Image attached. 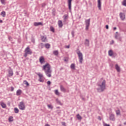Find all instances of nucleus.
<instances>
[{
  "instance_id": "30",
  "label": "nucleus",
  "mask_w": 126,
  "mask_h": 126,
  "mask_svg": "<svg viewBox=\"0 0 126 126\" xmlns=\"http://www.w3.org/2000/svg\"><path fill=\"white\" fill-rule=\"evenodd\" d=\"M76 117L78 120H82V117L79 114H77Z\"/></svg>"
},
{
  "instance_id": "36",
  "label": "nucleus",
  "mask_w": 126,
  "mask_h": 126,
  "mask_svg": "<svg viewBox=\"0 0 126 126\" xmlns=\"http://www.w3.org/2000/svg\"><path fill=\"white\" fill-rule=\"evenodd\" d=\"M50 31L53 32H55V28L53 27H50Z\"/></svg>"
},
{
  "instance_id": "22",
  "label": "nucleus",
  "mask_w": 126,
  "mask_h": 126,
  "mask_svg": "<svg viewBox=\"0 0 126 126\" xmlns=\"http://www.w3.org/2000/svg\"><path fill=\"white\" fill-rule=\"evenodd\" d=\"M44 46L46 49H50V48L51 47V45L49 43L45 44Z\"/></svg>"
},
{
  "instance_id": "18",
  "label": "nucleus",
  "mask_w": 126,
  "mask_h": 126,
  "mask_svg": "<svg viewBox=\"0 0 126 126\" xmlns=\"http://www.w3.org/2000/svg\"><path fill=\"white\" fill-rule=\"evenodd\" d=\"M34 26H39V25H43L41 22H34L33 24Z\"/></svg>"
},
{
  "instance_id": "38",
  "label": "nucleus",
  "mask_w": 126,
  "mask_h": 126,
  "mask_svg": "<svg viewBox=\"0 0 126 126\" xmlns=\"http://www.w3.org/2000/svg\"><path fill=\"white\" fill-rule=\"evenodd\" d=\"M0 2L2 4L5 5V0H0Z\"/></svg>"
},
{
  "instance_id": "58",
  "label": "nucleus",
  "mask_w": 126,
  "mask_h": 126,
  "mask_svg": "<svg viewBox=\"0 0 126 126\" xmlns=\"http://www.w3.org/2000/svg\"><path fill=\"white\" fill-rule=\"evenodd\" d=\"M0 23H2V20H0Z\"/></svg>"
},
{
  "instance_id": "14",
  "label": "nucleus",
  "mask_w": 126,
  "mask_h": 126,
  "mask_svg": "<svg viewBox=\"0 0 126 126\" xmlns=\"http://www.w3.org/2000/svg\"><path fill=\"white\" fill-rule=\"evenodd\" d=\"M60 89L62 92H64V93H65V92H66V90L65 89V88H64V87H63L62 85H60Z\"/></svg>"
},
{
  "instance_id": "13",
  "label": "nucleus",
  "mask_w": 126,
  "mask_h": 126,
  "mask_svg": "<svg viewBox=\"0 0 126 126\" xmlns=\"http://www.w3.org/2000/svg\"><path fill=\"white\" fill-rule=\"evenodd\" d=\"M41 39L42 42H48V39H47L46 36H41Z\"/></svg>"
},
{
  "instance_id": "52",
  "label": "nucleus",
  "mask_w": 126,
  "mask_h": 126,
  "mask_svg": "<svg viewBox=\"0 0 126 126\" xmlns=\"http://www.w3.org/2000/svg\"><path fill=\"white\" fill-rule=\"evenodd\" d=\"M98 120H99V121H101V117H100V116H98Z\"/></svg>"
},
{
  "instance_id": "3",
  "label": "nucleus",
  "mask_w": 126,
  "mask_h": 126,
  "mask_svg": "<svg viewBox=\"0 0 126 126\" xmlns=\"http://www.w3.org/2000/svg\"><path fill=\"white\" fill-rule=\"evenodd\" d=\"M78 52H77V54L78 55V59H79V62L81 63H82L83 62V55L82 53L80 52V51L79 50H77Z\"/></svg>"
},
{
  "instance_id": "40",
  "label": "nucleus",
  "mask_w": 126,
  "mask_h": 126,
  "mask_svg": "<svg viewBox=\"0 0 126 126\" xmlns=\"http://www.w3.org/2000/svg\"><path fill=\"white\" fill-rule=\"evenodd\" d=\"M55 93L56 95H60V93H59V91H58V90H55Z\"/></svg>"
},
{
  "instance_id": "39",
  "label": "nucleus",
  "mask_w": 126,
  "mask_h": 126,
  "mask_svg": "<svg viewBox=\"0 0 126 126\" xmlns=\"http://www.w3.org/2000/svg\"><path fill=\"white\" fill-rule=\"evenodd\" d=\"M31 41L32 43H33V44H35V38H34V37H32Z\"/></svg>"
},
{
  "instance_id": "55",
  "label": "nucleus",
  "mask_w": 126,
  "mask_h": 126,
  "mask_svg": "<svg viewBox=\"0 0 126 126\" xmlns=\"http://www.w3.org/2000/svg\"><path fill=\"white\" fill-rule=\"evenodd\" d=\"M60 113H61V110L57 111V113L58 114H60Z\"/></svg>"
},
{
  "instance_id": "23",
  "label": "nucleus",
  "mask_w": 126,
  "mask_h": 126,
  "mask_svg": "<svg viewBox=\"0 0 126 126\" xmlns=\"http://www.w3.org/2000/svg\"><path fill=\"white\" fill-rule=\"evenodd\" d=\"M14 112L15 113V114H18V113H19V109H18V108L15 107L14 109Z\"/></svg>"
},
{
  "instance_id": "61",
  "label": "nucleus",
  "mask_w": 126,
  "mask_h": 126,
  "mask_svg": "<svg viewBox=\"0 0 126 126\" xmlns=\"http://www.w3.org/2000/svg\"><path fill=\"white\" fill-rule=\"evenodd\" d=\"M64 62H66V59H64Z\"/></svg>"
},
{
  "instance_id": "45",
  "label": "nucleus",
  "mask_w": 126,
  "mask_h": 126,
  "mask_svg": "<svg viewBox=\"0 0 126 126\" xmlns=\"http://www.w3.org/2000/svg\"><path fill=\"white\" fill-rule=\"evenodd\" d=\"M27 55H28V53H26V52L25 53V54L24 55V57L25 58H27Z\"/></svg>"
},
{
  "instance_id": "42",
  "label": "nucleus",
  "mask_w": 126,
  "mask_h": 126,
  "mask_svg": "<svg viewBox=\"0 0 126 126\" xmlns=\"http://www.w3.org/2000/svg\"><path fill=\"white\" fill-rule=\"evenodd\" d=\"M123 4L124 5V6H126V0H124Z\"/></svg>"
},
{
  "instance_id": "63",
  "label": "nucleus",
  "mask_w": 126,
  "mask_h": 126,
  "mask_svg": "<svg viewBox=\"0 0 126 126\" xmlns=\"http://www.w3.org/2000/svg\"><path fill=\"white\" fill-rule=\"evenodd\" d=\"M119 126H122V125L120 124V125H119Z\"/></svg>"
},
{
  "instance_id": "48",
  "label": "nucleus",
  "mask_w": 126,
  "mask_h": 126,
  "mask_svg": "<svg viewBox=\"0 0 126 126\" xmlns=\"http://www.w3.org/2000/svg\"><path fill=\"white\" fill-rule=\"evenodd\" d=\"M42 7H45V6H46V3H43L42 4Z\"/></svg>"
},
{
  "instance_id": "21",
  "label": "nucleus",
  "mask_w": 126,
  "mask_h": 126,
  "mask_svg": "<svg viewBox=\"0 0 126 126\" xmlns=\"http://www.w3.org/2000/svg\"><path fill=\"white\" fill-rule=\"evenodd\" d=\"M22 91H21V90H18L17 91V92H16V95L17 96H19L20 95H21V93H22Z\"/></svg>"
},
{
  "instance_id": "28",
  "label": "nucleus",
  "mask_w": 126,
  "mask_h": 126,
  "mask_svg": "<svg viewBox=\"0 0 126 126\" xmlns=\"http://www.w3.org/2000/svg\"><path fill=\"white\" fill-rule=\"evenodd\" d=\"M1 15L2 16V17H5L6 13L5 11H3L1 12Z\"/></svg>"
},
{
  "instance_id": "9",
  "label": "nucleus",
  "mask_w": 126,
  "mask_h": 126,
  "mask_svg": "<svg viewBox=\"0 0 126 126\" xmlns=\"http://www.w3.org/2000/svg\"><path fill=\"white\" fill-rule=\"evenodd\" d=\"M9 68H10L9 70H8V76L9 77L10 76H12L13 75V71H12V70L11 69V68L10 67H9Z\"/></svg>"
},
{
  "instance_id": "29",
  "label": "nucleus",
  "mask_w": 126,
  "mask_h": 126,
  "mask_svg": "<svg viewBox=\"0 0 126 126\" xmlns=\"http://www.w3.org/2000/svg\"><path fill=\"white\" fill-rule=\"evenodd\" d=\"M116 113L117 116H119L120 115H121V111L120 110V109L116 110Z\"/></svg>"
},
{
  "instance_id": "8",
  "label": "nucleus",
  "mask_w": 126,
  "mask_h": 126,
  "mask_svg": "<svg viewBox=\"0 0 126 126\" xmlns=\"http://www.w3.org/2000/svg\"><path fill=\"white\" fill-rule=\"evenodd\" d=\"M109 120H110V121H112L113 122H115V120H116L115 118V115L110 114L109 115Z\"/></svg>"
},
{
  "instance_id": "50",
  "label": "nucleus",
  "mask_w": 126,
  "mask_h": 126,
  "mask_svg": "<svg viewBox=\"0 0 126 126\" xmlns=\"http://www.w3.org/2000/svg\"><path fill=\"white\" fill-rule=\"evenodd\" d=\"M14 90V88L13 87H11V91H13Z\"/></svg>"
},
{
  "instance_id": "6",
  "label": "nucleus",
  "mask_w": 126,
  "mask_h": 126,
  "mask_svg": "<svg viewBox=\"0 0 126 126\" xmlns=\"http://www.w3.org/2000/svg\"><path fill=\"white\" fill-rule=\"evenodd\" d=\"M25 53H26L29 55H31L32 54V52L31 51V49H30V47H29V46H28L26 48V49L25 50Z\"/></svg>"
},
{
  "instance_id": "27",
  "label": "nucleus",
  "mask_w": 126,
  "mask_h": 126,
  "mask_svg": "<svg viewBox=\"0 0 126 126\" xmlns=\"http://www.w3.org/2000/svg\"><path fill=\"white\" fill-rule=\"evenodd\" d=\"M71 69H75V64L72 63L70 65Z\"/></svg>"
},
{
  "instance_id": "59",
  "label": "nucleus",
  "mask_w": 126,
  "mask_h": 126,
  "mask_svg": "<svg viewBox=\"0 0 126 126\" xmlns=\"http://www.w3.org/2000/svg\"><path fill=\"white\" fill-rule=\"evenodd\" d=\"M45 126H50L49 124H46Z\"/></svg>"
},
{
  "instance_id": "43",
  "label": "nucleus",
  "mask_w": 126,
  "mask_h": 126,
  "mask_svg": "<svg viewBox=\"0 0 126 126\" xmlns=\"http://www.w3.org/2000/svg\"><path fill=\"white\" fill-rule=\"evenodd\" d=\"M63 18H64V20H66V19H67V15H64L63 16Z\"/></svg>"
},
{
  "instance_id": "7",
  "label": "nucleus",
  "mask_w": 126,
  "mask_h": 126,
  "mask_svg": "<svg viewBox=\"0 0 126 126\" xmlns=\"http://www.w3.org/2000/svg\"><path fill=\"white\" fill-rule=\"evenodd\" d=\"M120 17L123 21H124V20L126 19V15L124 13H123L122 12L120 13Z\"/></svg>"
},
{
  "instance_id": "2",
  "label": "nucleus",
  "mask_w": 126,
  "mask_h": 126,
  "mask_svg": "<svg viewBox=\"0 0 126 126\" xmlns=\"http://www.w3.org/2000/svg\"><path fill=\"white\" fill-rule=\"evenodd\" d=\"M43 70L45 71V73L48 77H52V70H51V65L49 63H47L43 66Z\"/></svg>"
},
{
  "instance_id": "1",
  "label": "nucleus",
  "mask_w": 126,
  "mask_h": 126,
  "mask_svg": "<svg viewBox=\"0 0 126 126\" xmlns=\"http://www.w3.org/2000/svg\"><path fill=\"white\" fill-rule=\"evenodd\" d=\"M98 88L96 89L97 92L101 93L106 90V80H103L102 81L98 82L97 84Z\"/></svg>"
},
{
  "instance_id": "53",
  "label": "nucleus",
  "mask_w": 126,
  "mask_h": 126,
  "mask_svg": "<svg viewBox=\"0 0 126 126\" xmlns=\"http://www.w3.org/2000/svg\"><path fill=\"white\" fill-rule=\"evenodd\" d=\"M104 126H110V125L105 124L104 125Z\"/></svg>"
},
{
  "instance_id": "26",
  "label": "nucleus",
  "mask_w": 126,
  "mask_h": 126,
  "mask_svg": "<svg viewBox=\"0 0 126 126\" xmlns=\"http://www.w3.org/2000/svg\"><path fill=\"white\" fill-rule=\"evenodd\" d=\"M108 55L110 57H112L113 56V50H110L108 51Z\"/></svg>"
},
{
  "instance_id": "31",
  "label": "nucleus",
  "mask_w": 126,
  "mask_h": 126,
  "mask_svg": "<svg viewBox=\"0 0 126 126\" xmlns=\"http://www.w3.org/2000/svg\"><path fill=\"white\" fill-rule=\"evenodd\" d=\"M24 84H25L27 86H29L30 84L28 83V82L26 80H24L23 82Z\"/></svg>"
},
{
  "instance_id": "33",
  "label": "nucleus",
  "mask_w": 126,
  "mask_h": 126,
  "mask_svg": "<svg viewBox=\"0 0 126 126\" xmlns=\"http://www.w3.org/2000/svg\"><path fill=\"white\" fill-rule=\"evenodd\" d=\"M37 75L39 76V78H42L43 77V74H41V73H37Z\"/></svg>"
},
{
  "instance_id": "20",
  "label": "nucleus",
  "mask_w": 126,
  "mask_h": 126,
  "mask_svg": "<svg viewBox=\"0 0 126 126\" xmlns=\"http://www.w3.org/2000/svg\"><path fill=\"white\" fill-rule=\"evenodd\" d=\"M56 101L57 104H58L59 105H61V106H63V103H62L60 100H59V98H56Z\"/></svg>"
},
{
  "instance_id": "4",
  "label": "nucleus",
  "mask_w": 126,
  "mask_h": 126,
  "mask_svg": "<svg viewBox=\"0 0 126 126\" xmlns=\"http://www.w3.org/2000/svg\"><path fill=\"white\" fill-rule=\"evenodd\" d=\"M18 106L20 110H21L22 111H24V110H25V104L23 101L20 102Z\"/></svg>"
},
{
  "instance_id": "49",
  "label": "nucleus",
  "mask_w": 126,
  "mask_h": 126,
  "mask_svg": "<svg viewBox=\"0 0 126 126\" xmlns=\"http://www.w3.org/2000/svg\"><path fill=\"white\" fill-rule=\"evenodd\" d=\"M47 84H48V85H51V81H48L47 82Z\"/></svg>"
},
{
  "instance_id": "47",
  "label": "nucleus",
  "mask_w": 126,
  "mask_h": 126,
  "mask_svg": "<svg viewBox=\"0 0 126 126\" xmlns=\"http://www.w3.org/2000/svg\"><path fill=\"white\" fill-rule=\"evenodd\" d=\"M8 39L9 41H12V37L11 36H8Z\"/></svg>"
},
{
  "instance_id": "24",
  "label": "nucleus",
  "mask_w": 126,
  "mask_h": 126,
  "mask_svg": "<svg viewBox=\"0 0 126 126\" xmlns=\"http://www.w3.org/2000/svg\"><path fill=\"white\" fill-rule=\"evenodd\" d=\"M0 105L1 106L2 108H6V105L2 102H0Z\"/></svg>"
},
{
  "instance_id": "64",
  "label": "nucleus",
  "mask_w": 126,
  "mask_h": 126,
  "mask_svg": "<svg viewBox=\"0 0 126 126\" xmlns=\"http://www.w3.org/2000/svg\"><path fill=\"white\" fill-rule=\"evenodd\" d=\"M116 33V34H118V32H117Z\"/></svg>"
},
{
  "instance_id": "32",
  "label": "nucleus",
  "mask_w": 126,
  "mask_h": 126,
  "mask_svg": "<svg viewBox=\"0 0 126 126\" xmlns=\"http://www.w3.org/2000/svg\"><path fill=\"white\" fill-rule=\"evenodd\" d=\"M53 54L55 56H58L59 55V51L58 50L53 51Z\"/></svg>"
},
{
  "instance_id": "25",
  "label": "nucleus",
  "mask_w": 126,
  "mask_h": 126,
  "mask_svg": "<svg viewBox=\"0 0 126 126\" xmlns=\"http://www.w3.org/2000/svg\"><path fill=\"white\" fill-rule=\"evenodd\" d=\"M58 25L59 27H63V22L62 21H59Z\"/></svg>"
},
{
  "instance_id": "54",
  "label": "nucleus",
  "mask_w": 126,
  "mask_h": 126,
  "mask_svg": "<svg viewBox=\"0 0 126 126\" xmlns=\"http://www.w3.org/2000/svg\"><path fill=\"white\" fill-rule=\"evenodd\" d=\"M67 49H69V45L66 46Z\"/></svg>"
},
{
  "instance_id": "37",
  "label": "nucleus",
  "mask_w": 126,
  "mask_h": 126,
  "mask_svg": "<svg viewBox=\"0 0 126 126\" xmlns=\"http://www.w3.org/2000/svg\"><path fill=\"white\" fill-rule=\"evenodd\" d=\"M52 14L54 16H55V15H56V9H53V10H52Z\"/></svg>"
},
{
  "instance_id": "5",
  "label": "nucleus",
  "mask_w": 126,
  "mask_h": 126,
  "mask_svg": "<svg viewBox=\"0 0 126 126\" xmlns=\"http://www.w3.org/2000/svg\"><path fill=\"white\" fill-rule=\"evenodd\" d=\"M90 20L91 19L86 20L85 23L86 24V30L87 31L89 29V27L90 26Z\"/></svg>"
},
{
  "instance_id": "46",
  "label": "nucleus",
  "mask_w": 126,
  "mask_h": 126,
  "mask_svg": "<svg viewBox=\"0 0 126 126\" xmlns=\"http://www.w3.org/2000/svg\"><path fill=\"white\" fill-rule=\"evenodd\" d=\"M62 126H66L65 125V122H62Z\"/></svg>"
},
{
  "instance_id": "12",
  "label": "nucleus",
  "mask_w": 126,
  "mask_h": 126,
  "mask_svg": "<svg viewBox=\"0 0 126 126\" xmlns=\"http://www.w3.org/2000/svg\"><path fill=\"white\" fill-rule=\"evenodd\" d=\"M115 39L120 40V42H122V37H121V35L120 34H115Z\"/></svg>"
},
{
  "instance_id": "60",
  "label": "nucleus",
  "mask_w": 126,
  "mask_h": 126,
  "mask_svg": "<svg viewBox=\"0 0 126 126\" xmlns=\"http://www.w3.org/2000/svg\"><path fill=\"white\" fill-rule=\"evenodd\" d=\"M57 109H60V107H57Z\"/></svg>"
},
{
  "instance_id": "10",
  "label": "nucleus",
  "mask_w": 126,
  "mask_h": 126,
  "mask_svg": "<svg viewBox=\"0 0 126 126\" xmlns=\"http://www.w3.org/2000/svg\"><path fill=\"white\" fill-rule=\"evenodd\" d=\"M39 62L42 64V63H45V58L44 57L41 56L39 58Z\"/></svg>"
},
{
  "instance_id": "35",
  "label": "nucleus",
  "mask_w": 126,
  "mask_h": 126,
  "mask_svg": "<svg viewBox=\"0 0 126 126\" xmlns=\"http://www.w3.org/2000/svg\"><path fill=\"white\" fill-rule=\"evenodd\" d=\"M47 107H48L49 109H51V110H53V106H52V105H51V104H48V105H47Z\"/></svg>"
},
{
  "instance_id": "15",
  "label": "nucleus",
  "mask_w": 126,
  "mask_h": 126,
  "mask_svg": "<svg viewBox=\"0 0 126 126\" xmlns=\"http://www.w3.org/2000/svg\"><path fill=\"white\" fill-rule=\"evenodd\" d=\"M71 1H72V0H68V5L69 10H71Z\"/></svg>"
},
{
  "instance_id": "51",
  "label": "nucleus",
  "mask_w": 126,
  "mask_h": 126,
  "mask_svg": "<svg viewBox=\"0 0 126 126\" xmlns=\"http://www.w3.org/2000/svg\"><path fill=\"white\" fill-rule=\"evenodd\" d=\"M106 29H109V26L108 25L105 26Z\"/></svg>"
},
{
  "instance_id": "57",
  "label": "nucleus",
  "mask_w": 126,
  "mask_h": 126,
  "mask_svg": "<svg viewBox=\"0 0 126 126\" xmlns=\"http://www.w3.org/2000/svg\"><path fill=\"white\" fill-rule=\"evenodd\" d=\"M82 100H83L84 101H85V98L84 97L82 98Z\"/></svg>"
},
{
  "instance_id": "34",
  "label": "nucleus",
  "mask_w": 126,
  "mask_h": 126,
  "mask_svg": "<svg viewBox=\"0 0 126 126\" xmlns=\"http://www.w3.org/2000/svg\"><path fill=\"white\" fill-rule=\"evenodd\" d=\"M13 117L12 116H10L9 118V122H13Z\"/></svg>"
},
{
  "instance_id": "44",
  "label": "nucleus",
  "mask_w": 126,
  "mask_h": 126,
  "mask_svg": "<svg viewBox=\"0 0 126 126\" xmlns=\"http://www.w3.org/2000/svg\"><path fill=\"white\" fill-rule=\"evenodd\" d=\"M71 35L72 36V37L73 38L74 37V31H72L71 32Z\"/></svg>"
},
{
  "instance_id": "56",
  "label": "nucleus",
  "mask_w": 126,
  "mask_h": 126,
  "mask_svg": "<svg viewBox=\"0 0 126 126\" xmlns=\"http://www.w3.org/2000/svg\"><path fill=\"white\" fill-rule=\"evenodd\" d=\"M113 30H117V27H114V28H113Z\"/></svg>"
},
{
  "instance_id": "16",
  "label": "nucleus",
  "mask_w": 126,
  "mask_h": 126,
  "mask_svg": "<svg viewBox=\"0 0 126 126\" xmlns=\"http://www.w3.org/2000/svg\"><path fill=\"white\" fill-rule=\"evenodd\" d=\"M45 45H44V43H40L38 44V49H40V50H42L43 48H44V46Z\"/></svg>"
},
{
  "instance_id": "17",
  "label": "nucleus",
  "mask_w": 126,
  "mask_h": 126,
  "mask_svg": "<svg viewBox=\"0 0 126 126\" xmlns=\"http://www.w3.org/2000/svg\"><path fill=\"white\" fill-rule=\"evenodd\" d=\"M115 68L116 70H117L118 72H120L121 71V68L120 67V66H119V65H118V64H116L115 65Z\"/></svg>"
},
{
  "instance_id": "41",
  "label": "nucleus",
  "mask_w": 126,
  "mask_h": 126,
  "mask_svg": "<svg viewBox=\"0 0 126 126\" xmlns=\"http://www.w3.org/2000/svg\"><path fill=\"white\" fill-rule=\"evenodd\" d=\"M38 80L40 82H44V80L43 79H42V78H39Z\"/></svg>"
},
{
  "instance_id": "11",
  "label": "nucleus",
  "mask_w": 126,
  "mask_h": 126,
  "mask_svg": "<svg viewBox=\"0 0 126 126\" xmlns=\"http://www.w3.org/2000/svg\"><path fill=\"white\" fill-rule=\"evenodd\" d=\"M84 44L87 47H89V46L90 45L89 40H88V39H86Z\"/></svg>"
},
{
  "instance_id": "19",
  "label": "nucleus",
  "mask_w": 126,
  "mask_h": 126,
  "mask_svg": "<svg viewBox=\"0 0 126 126\" xmlns=\"http://www.w3.org/2000/svg\"><path fill=\"white\" fill-rule=\"evenodd\" d=\"M97 2H98L97 6L98 7V9L99 10H101V0H98Z\"/></svg>"
},
{
  "instance_id": "62",
  "label": "nucleus",
  "mask_w": 126,
  "mask_h": 126,
  "mask_svg": "<svg viewBox=\"0 0 126 126\" xmlns=\"http://www.w3.org/2000/svg\"><path fill=\"white\" fill-rule=\"evenodd\" d=\"M124 125H126V122H125V123H124Z\"/></svg>"
}]
</instances>
